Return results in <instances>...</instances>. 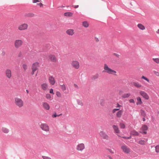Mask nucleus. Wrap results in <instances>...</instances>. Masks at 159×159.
<instances>
[{"label": "nucleus", "mask_w": 159, "mask_h": 159, "mask_svg": "<svg viewBox=\"0 0 159 159\" xmlns=\"http://www.w3.org/2000/svg\"><path fill=\"white\" fill-rule=\"evenodd\" d=\"M138 102L136 103L137 105H141L142 103L141 98L140 97H138L137 98Z\"/></svg>", "instance_id": "obj_25"}, {"label": "nucleus", "mask_w": 159, "mask_h": 159, "mask_svg": "<svg viewBox=\"0 0 159 159\" xmlns=\"http://www.w3.org/2000/svg\"><path fill=\"white\" fill-rule=\"evenodd\" d=\"M72 7H74L75 8H77L79 7V5H72Z\"/></svg>", "instance_id": "obj_53"}, {"label": "nucleus", "mask_w": 159, "mask_h": 159, "mask_svg": "<svg viewBox=\"0 0 159 159\" xmlns=\"http://www.w3.org/2000/svg\"><path fill=\"white\" fill-rule=\"evenodd\" d=\"M49 83L52 85H54L55 83V81L54 77L52 76H50L48 78Z\"/></svg>", "instance_id": "obj_13"}, {"label": "nucleus", "mask_w": 159, "mask_h": 159, "mask_svg": "<svg viewBox=\"0 0 159 159\" xmlns=\"http://www.w3.org/2000/svg\"><path fill=\"white\" fill-rule=\"evenodd\" d=\"M48 58L50 61L52 62H56L57 60L55 55L51 54L49 55Z\"/></svg>", "instance_id": "obj_12"}, {"label": "nucleus", "mask_w": 159, "mask_h": 159, "mask_svg": "<svg viewBox=\"0 0 159 159\" xmlns=\"http://www.w3.org/2000/svg\"><path fill=\"white\" fill-rule=\"evenodd\" d=\"M113 128L114 129L115 132L116 133H119L120 132V130L118 128V127L117 125H113Z\"/></svg>", "instance_id": "obj_18"}, {"label": "nucleus", "mask_w": 159, "mask_h": 159, "mask_svg": "<svg viewBox=\"0 0 159 159\" xmlns=\"http://www.w3.org/2000/svg\"><path fill=\"white\" fill-rule=\"evenodd\" d=\"M43 107L47 110H49L50 108L49 105L46 102L43 103Z\"/></svg>", "instance_id": "obj_16"}, {"label": "nucleus", "mask_w": 159, "mask_h": 159, "mask_svg": "<svg viewBox=\"0 0 159 159\" xmlns=\"http://www.w3.org/2000/svg\"><path fill=\"white\" fill-rule=\"evenodd\" d=\"M71 65L72 66L76 69H78L80 67L79 62L76 61H73L72 62Z\"/></svg>", "instance_id": "obj_8"}, {"label": "nucleus", "mask_w": 159, "mask_h": 159, "mask_svg": "<svg viewBox=\"0 0 159 159\" xmlns=\"http://www.w3.org/2000/svg\"><path fill=\"white\" fill-rule=\"evenodd\" d=\"M95 39L96 40V41L97 42H98V41L99 40H98V38L95 37Z\"/></svg>", "instance_id": "obj_61"}, {"label": "nucleus", "mask_w": 159, "mask_h": 159, "mask_svg": "<svg viewBox=\"0 0 159 159\" xmlns=\"http://www.w3.org/2000/svg\"><path fill=\"white\" fill-rule=\"evenodd\" d=\"M153 61L157 63H159V59L158 58H153Z\"/></svg>", "instance_id": "obj_40"}, {"label": "nucleus", "mask_w": 159, "mask_h": 159, "mask_svg": "<svg viewBox=\"0 0 159 159\" xmlns=\"http://www.w3.org/2000/svg\"><path fill=\"white\" fill-rule=\"evenodd\" d=\"M141 133L142 134H146L147 133V132L146 131H143V132H141Z\"/></svg>", "instance_id": "obj_58"}, {"label": "nucleus", "mask_w": 159, "mask_h": 159, "mask_svg": "<svg viewBox=\"0 0 159 159\" xmlns=\"http://www.w3.org/2000/svg\"><path fill=\"white\" fill-rule=\"evenodd\" d=\"M42 157L43 159H51L50 157L45 156H43Z\"/></svg>", "instance_id": "obj_44"}, {"label": "nucleus", "mask_w": 159, "mask_h": 159, "mask_svg": "<svg viewBox=\"0 0 159 159\" xmlns=\"http://www.w3.org/2000/svg\"><path fill=\"white\" fill-rule=\"evenodd\" d=\"M123 138L125 139H130V137H124Z\"/></svg>", "instance_id": "obj_57"}, {"label": "nucleus", "mask_w": 159, "mask_h": 159, "mask_svg": "<svg viewBox=\"0 0 159 159\" xmlns=\"http://www.w3.org/2000/svg\"><path fill=\"white\" fill-rule=\"evenodd\" d=\"M56 95L57 97H61V93L57 91L56 93Z\"/></svg>", "instance_id": "obj_41"}, {"label": "nucleus", "mask_w": 159, "mask_h": 159, "mask_svg": "<svg viewBox=\"0 0 159 159\" xmlns=\"http://www.w3.org/2000/svg\"><path fill=\"white\" fill-rule=\"evenodd\" d=\"M129 102L130 103H134V100L133 99H130L129 100Z\"/></svg>", "instance_id": "obj_47"}, {"label": "nucleus", "mask_w": 159, "mask_h": 159, "mask_svg": "<svg viewBox=\"0 0 159 159\" xmlns=\"http://www.w3.org/2000/svg\"><path fill=\"white\" fill-rule=\"evenodd\" d=\"M66 34L69 35H72L74 34V30L71 29H69L66 31Z\"/></svg>", "instance_id": "obj_15"}, {"label": "nucleus", "mask_w": 159, "mask_h": 159, "mask_svg": "<svg viewBox=\"0 0 159 159\" xmlns=\"http://www.w3.org/2000/svg\"><path fill=\"white\" fill-rule=\"evenodd\" d=\"M39 0H33V2L34 3H36L37 2H39Z\"/></svg>", "instance_id": "obj_49"}, {"label": "nucleus", "mask_w": 159, "mask_h": 159, "mask_svg": "<svg viewBox=\"0 0 159 159\" xmlns=\"http://www.w3.org/2000/svg\"><path fill=\"white\" fill-rule=\"evenodd\" d=\"M108 157L110 159H112V157L110 156L109 155H108Z\"/></svg>", "instance_id": "obj_60"}, {"label": "nucleus", "mask_w": 159, "mask_h": 159, "mask_svg": "<svg viewBox=\"0 0 159 159\" xmlns=\"http://www.w3.org/2000/svg\"><path fill=\"white\" fill-rule=\"evenodd\" d=\"M99 75L98 74H96L93 75L91 77V79L92 80H95L98 79L99 77Z\"/></svg>", "instance_id": "obj_21"}, {"label": "nucleus", "mask_w": 159, "mask_h": 159, "mask_svg": "<svg viewBox=\"0 0 159 159\" xmlns=\"http://www.w3.org/2000/svg\"><path fill=\"white\" fill-rule=\"evenodd\" d=\"M141 79H143L145 80H146V81H147L148 82H149V80L145 76H143L142 77H141Z\"/></svg>", "instance_id": "obj_39"}, {"label": "nucleus", "mask_w": 159, "mask_h": 159, "mask_svg": "<svg viewBox=\"0 0 159 159\" xmlns=\"http://www.w3.org/2000/svg\"><path fill=\"white\" fill-rule=\"evenodd\" d=\"M5 54V52H4V51H3L2 52V55H4Z\"/></svg>", "instance_id": "obj_59"}, {"label": "nucleus", "mask_w": 159, "mask_h": 159, "mask_svg": "<svg viewBox=\"0 0 159 159\" xmlns=\"http://www.w3.org/2000/svg\"><path fill=\"white\" fill-rule=\"evenodd\" d=\"M26 92L27 93H29V91L28 90H26Z\"/></svg>", "instance_id": "obj_64"}, {"label": "nucleus", "mask_w": 159, "mask_h": 159, "mask_svg": "<svg viewBox=\"0 0 159 159\" xmlns=\"http://www.w3.org/2000/svg\"><path fill=\"white\" fill-rule=\"evenodd\" d=\"M121 106V105H120L119 103H117V106H116V107H120Z\"/></svg>", "instance_id": "obj_54"}, {"label": "nucleus", "mask_w": 159, "mask_h": 159, "mask_svg": "<svg viewBox=\"0 0 159 159\" xmlns=\"http://www.w3.org/2000/svg\"><path fill=\"white\" fill-rule=\"evenodd\" d=\"M121 148L123 152L126 153L128 154L130 152V149L125 145L122 146Z\"/></svg>", "instance_id": "obj_9"}, {"label": "nucleus", "mask_w": 159, "mask_h": 159, "mask_svg": "<svg viewBox=\"0 0 159 159\" xmlns=\"http://www.w3.org/2000/svg\"><path fill=\"white\" fill-rule=\"evenodd\" d=\"M49 92L50 93H52V94H54L53 93V89H50V91H49Z\"/></svg>", "instance_id": "obj_48"}, {"label": "nucleus", "mask_w": 159, "mask_h": 159, "mask_svg": "<svg viewBox=\"0 0 159 159\" xmlns=\"http://www.w3.org/2000/svg\"><path fill=\"white\" fill-rule=\"evenodd\" d=\"M148 127L146 125H143L141 128V129L143 131L146 130L148 129Z\"/></svg>", "instance_id": "obj_29"}, {"label": "nucleus", "mask_w": 159, "mask_h": 159, "mask_svg": "<svg viewBox=\"0 0 159 159\" xmlns=\"http://www.w3.org/2000/svg\"><path fill=\"white\" fill-rule=\"evenodd\" d=\"M28 27L27 24L24 23L20 25L18 27V29L20 30H26Z\"/></svg>", "instance_id": "obj_6"}, {"label": "nucleus", "mask_w": 159, "mask_h": 159, "mask_svg": "<svg viewBox=\"0 0 159 159\" xmlns=\"http://www.w3.org/2000/svg\"><path fill=\"white\" fill-rule=\"evenodd\" d=\"M46 98L47 99H50L51 98V96L49 94H47L46 95Z\"/></svg>", "instance_id": "obj_46"}, {"label": "nucleus", "mask_w": 159, "mask_h": 159, "mask_svg": "<svg viewBox=\"0 0 159 159\" xmlns=\"http://www.w3.org/2000/svg\"><path fill=\"white\" fill-rule=\"evenodd\" d=\"M108 150L112 154L114 153V152L112 151V150L111 149H108Z\"/></svg>", "instance_id": "obj_50"}, {"label": "nucleus", "mask_w": 159, "mask_h": 159, "mask_svg": "<svg viewBox=\"0 0 159 159\" xmlns=\"http://www.w3.org/2000/svg\"><path fill=\"white\" fill-rule=\"evenodd\" d=\"M83 26L85 28H87L89 26V24L86 21H84L82 22Z\"/></svg>", "instance_id": "obj_27"}, {"label": "nucleus", "mask_w": 159, "mask_h": 159, "mask_svg": "<svg viewBox=\"0 0 159 159\" xmlns=\"http://www.w3.org/2000/svg\"><path fill=\"white\" fill-rule=\"evenodd\" d=\"M137 26L138 28L141 30H143L145 29V27L141 24H139Z\"/></svg>", "instance_id": "obj_26"}, {"label": "nucleus", "mask_w": 159, "mask_h": 159, "mask_svg": "<svg viewBox=\"0 0 159 159\" xmlns=\"http://www.w3.org/2000/svg\"><path fill=\"white\" fill-rule=\"evenodd\" d=\"M133 84L134 86L137 88H140L142 86V85L138 82H134L133 83Z\"/></svg>", "instance_id": "obj_19"}, {"label": "nucleus", "mask_w": 159, "mask_h": 159, "mask_svg": "<svg viewBox=\"0 0 159 159\" xmlns=\"http://www.w3.org/2000/svg\"><path fill=\"white\" fill-rule=\"evenodd\" d=\"M37 5H39L40 7H42L43 5V4L41 3H37Z\"/></svg>", "instance_id": "obj_55"}, {"label": "nucleus", "mask_w": 159, "mask_h": 159, "mask_svg": "<svg viewBox=\"0 0 159 159\" xmlns=\"http://www.w3.org/2000/svg\"><path fill=\"white\" fill-rule=\"evenodd\" d=\"M77 102L78 104L79 105H80L81 106L83 105V103L81 101L79 100V99H77Z\"/></svg>", "instance_id": "obj_34"}, {"label": "nucleus", "mask_w": 159, "mask_h": 159, "mask_svg": "<svg viewBox=\"0 0 159 159\" xmlns=\"http://www.w3.org/2000/svg\"><path fill=\"white\" fill-rule=\"evenodd\" d=\"M154 74L157 76H159V73L158 72L154 71Z\"/></svg>", "instance_id": "obj_45"}, {"label": "nucleus", "mask_w": 159, "mask_h": 159, "mask_svg": "<svg viewBox=\"0 0 159 159\" xmlns=\"http://www.w3.org/2000/svg\"><path fill=\"white\" fill-rule=\"evenodd\" d=\"M144 117H143V121H145V118H144Z\"/></svg>", "instance_id": "obj_63"}, {"label": "nucleus", "mask_w": 159, "mask_h": 159, "mask_svg": "<svg viewBox=\"0 0 159 159\" xmlns=\"http://www.w3.org/2000/svg\"><path fill=\"white\" fill-rule=\"evenodd\" d=\"M120 128L121 129H124L125 127V125L124 123H120Z\"/></svg>", "instance_id": "obj_36"}, {"label": "nucleus", "mask_w": 159, "mask_h": 159, "mask_svg": "<svg viewBox=\"0 0 159 159\" xmlns=\"http://www.w3.org/2000/svg\"><path fill=\"white\" fill-rule=\"evenodd\" d=\"M23 43V41L20 39H17L15 41L14 46L16 48L20 47Z\"/></svg>", "instance_id": "obj_3"}, {"label": "nucleus", "mask_w": 159, "mask_h": 159, "mask_svg": "<svg viewBox=\"0 0 159 159\" xmlns=\"http://www.w3.org/2000/svg\"><path fill=\"white\" fill-rule=\"evenodd\" d=\"M39 66V63L37 62H35L33 64L32 70L36 71L37 70Z\"/></svg>", "instance_id": "obj_14"}, {"label": "nucleus", "mask_w": 159, "mask_h": 159, "mask_svg": "<svg viewBox=\"0 0 159 159\" xmlns=\"http://www.w3.org/2000/svg\"><path fill=\"white\" fill-rule=\"evenodd\" d=\"M42 89L44 90H46L48 88V84L46 83H44L42 84L41 85Z\"/></svg>", "instance_id": "obj_20"}, {"label": "nucleus", "mask_w": 159, "mask_h": 159, "mask_svg": "<svg viewBox=\"0 0 159 159\" xmlns=\"http://www.w3.org/2000/svg\"><path fill=\"white\" fill-rule=\"evenodd\" d=\"M156 33H157V34H159V29L158 30H157V31L156 32Z\"/></svg>", "instance_id": "obj_62"}, {"label": "nucleus", "mask_w": 159, "mask_h": 159, "mask_svg": "<svg viewBox=\"0 0 159 159\" xmlns=\"http://www.w3.org/2000/svg\"><path fill=\"white\" fill-rule=\"evenodd\" d=\"M62 115V114H61V113L59 115H57L56 114V113L55 112L54 114H53L52 115V117L53 118H55V117H56L57 116H61Z\"/></svg>", "instance_id": "obj_32"}, {"label": "nucleus", "mask_w": 159, "mask_h": 159, "mask_svg": "<svg viewBox=\"0 0 159 159\" xmlns=\"http://www.w3.org/2000/svg\"><path fill=\"white\" fill-rule=\"evenodd\" d=\"M2 132L5 133H8L9 131V129L5 127H2L1 129Z\"/></svg>", "instance_id": "obj_22"}, {"label": "nucleus", "mask_w": 159, "mask_h": 159, "mask_svg": "<svg viewBox=\"0 0 159 159\" xmlns=\"http://www.w3.org/2000/svg\"><path fill=\"white\" fill-rule=\"evenodd\" d=\"M123 111L121 110H119L116 113V116L119 118H120L123 114Z\"/></svg>", "instance_id": "obj_17"}, {"label": "nucleus", "mask_w": 159, "mask_h": 159, "mask_svg": "<svg viewBox=\"0 0 159 159\" xmlns=\"http://www.w3.org/2000/svg\"><path fill=\"white\" fill-rule=\"evenodd\" d=\"M140 95L144 98L145 99L148 100L149 99V97L148 94L144 91H141L140 92Z\"/></svg>", "instance_id": "obj_11"}, {"label": "nucleus", "mask_w": 159, "mask_h": 159, "mask_svg": "<svg viewBox=\"0 0 159 159\" xmlns=\"http://www.w3.org/2000/svg\"><path fill=\"white\" fill-rule=\"evenodd\" d=\"M74 86L75 88H77V89H79V87L76 84H74Z\"/></svg>", "instance_id": "obj_51"}, {"label": "nucleus", "mask_w": 159, "mask_h": 159, "mask_svg": "<svg viewBox=\"0 0 159 159\" xmlns=\"http://www.w3.org/2000/svg\"><path fill=\"white\" fill-rule=\"evenodd\" d=\"M85 148V145L83 143H79L76 147V149L79 151H82Z\"/></svg>", "instance_id": "obj_5"}, {"label": "nucleus", "mask_w": 159, "mask_h": 159, "mask_svg": "<svg viewBox=\"0 0 159 159\" xmlns=\"http://www.w3.org/2000/svg\"><path fill=\"white\" fill-rule=\"evenodd\" d=\"M22 66L25 70L27 69V66L25 64H23Z\"/></svg>", "instance_id": "obj_43"}, {"label": "nucleus", "mask_w": 159, "mask_h": 159, "mask_svg": "<svg viewBox=\"0 0 159 159\" xmlns=\"http://www.w3.org/2000/svg\"><path fill=\"white\" fill-rule=\"evenodd\" d=\"M60 86L61 87V89L62 90L64 91L66 90V86L65 84H63V85H60Z\"/></svg>", "instance_id": "obj_33"}, {"label": "nucleus", "mask_w": 159, "mask_h": 159, "mask_svg": "<svg viewBox=\"0 0 159 159\" xmlns=\"http://www.w3.org/2000/svg\"><path fill=\"white\" fill-rule=\"evenodd\" d=\"M140 113L141 115L143 116V117H145V116L146 115V113L144 110H140Z\"/></svg>", "instance_id": "obj_31"}, {"label": "nucleus", "mask_w": 159, "mask_h": 159, "mask_svg": "<svg viewBox=\"0 0 159 159\" xmlns=\"http://www.w3.org/2000/svg\"><path fill=\"white\" fill-rule=\"evenodd\" d=\"M100 136L103 139H106L107 140H109V137L103 131H101L99 133Z\"/></svg>", "instance_id": "obj_7"}, {"label": "nucleus", "mask_w": 159, "mask_h": 159, "mask_svg": "<svg viewBox=\"0 0 159 159\" xmlns=\"http://www.w3.org/2000/svg\"><path fill=\"white\" fill-rule=\"evenodd\" d=\"M5 73L8 79H10L12 76L11 70L10 69H7L6 70Z\"/></svg>", "instance_id": "obj_10"}, {"label": "nucleus", "mask_w": 159, "mask_h": 159, "mask_svg": "<svg viewBox=\"0 0 159 159\" xmlns=\"http://www.w3.org/2000/svg\"><path fill=\"white\" fill-rule=\"evenodd\" d=\"M73 13L71 12H66L64 13V15L67 16H72Z\"/></svg>", "instance_id": "obj_28"}, {"label": "nucleus", "mask_w": 159, "mask_h": 159, "mask_svg": "<svg viewBox=\"0 0 159 159\" xmlns=\"http://www.w3.org/2000/svg\"><path fill=\"white\" fill-rule=\"evenodd\" d=\"M156 152L157 153L159 152V145L156 146L155 147Z\"/></svg>", "instance_id": "obj_37"}, {"label": "nucleus", "mask_w": 159, "mask_h": 159, "mask_svg": "<svg viewBox=\"0 0 159 159\" xmlns=\"http://www.w3.org/2000/svg\"><path fill=\"white\" fill-rule=\"evenodd\" d=\"M120 110L119 108H115L112 110V112L113 113H115L116 111H119Z\"/></svg>", "instance_id": "obj_42"}, {"label": "nucleus", "mask_w": 159, "mask_h": 159, "mask_svg": "<svg viewBox=\"0 0 159 159\" xmlns=\"http://www.w3.org/2000/svg\"><path fill=\"white\" fill-rule=\"evenodd\" d=\"M137 143L142 145H144L145 144V141L144 140H140Z\"/></svg>", "instance_id": "obj_30"}, {"label": "nucleus", "mask_w": 159, "mask_h": 159, "mask_svg": "<svg viewBox=\"0 0 159 159\" xmlns=\"http://www.w3.org/2000/svg\"><path fill=\"white\" fill-rule=\"evenodd\" d=\"M103 69V72L107 73L109 74H113L114 75H116V71L110 68L106 64H104Z\"/></svg>", "instance_id": "obj_1"}, {"label": "nucleus", "mask_w": 159, "mask_h": 159, "mask_svg": "<svg viewBox=\"0 0 159 159\" xmlns=\"http://www.w3.org/2000/svg\"><path fill=\"white\" fill-rule=\"evenodd\" d=\"M130 95H131V94L130 93H125V94H123L122 95L121 97L122 98H128Z\"/></svg>", "instance_id": "obj_23"}, {"label": "nucleus", "mask_w": 159, "mask_h": 159, "mask_svg": "<svg viewBox=\"0 0 159 159\" xmlns=\"http://www.w3.org/2000/svg\"><path fill=\"white\" fill-rule=\"evenodd\" d=\"M130 134L131 135H133L138 136L139 135V133L135 130L131 131Z\"/></svg>", "instance_id": "obj_24"}, {"label": "nucleus", "mask_w": 159, "mask_h": 159, "mask_svg": "<svg viewBox=\"0 0 159 159\" xmlns=\"http://www.w3.org/2000/svg\"><path fill=\"white\" fill-rule=\"evenodd\" d=\"M40 128L42 130L46 132L48 131L49 130L48 126L46 123L41 124L40 125Z\"/></svg>", "instance_id": "obj_4"}, {"label": "nucleus", "mask_w": 159, "mask_h": 159, "mask_svg": "<svg viewBox=\"0 0 159 159\" xmlns=\"http://www.w3.org/2000/svg\"><path fill=\"white\" fill-rule=\"evenodd\" d=\"M15 103L16 105L20 108L23 107L24 106V102L20 98H15Z\"/></svg>", "instance_id": "obj_2"}, {"label": "nucleus", "mask_w": 159, "mask_h": 159, "mask_svg": "<svg viewBox=\"0 0 159 159\" xmlns=\"http://www.w3.org/2000/svg\"><path fill=\"white\" fill-rule=\"evenodd\" d=\"M115 56H116L117 57H119V55L117 53H114L113 54Z\"/></svg>", "instance_id": "obj_52"}, {"label": "nucleus", "mask_w": 159, "mask_h": 159, "mask_svg": "<svg viewBox=\"0 0 159 159\" xmlns=\"http://www.w3.org/2000/svg\"><path fill=\"white\" fill-rule=\"evenodd\" d=\"M100 104L102 106H104L105 104L104 100L103 99H102L100 101Z\"/></svg>", "instance_id": "obj_35"}, {"label": "nucleus", "mask_w": 159, "mask_h": 159, "mask_svg": "<svg viewBox=\"0 0 159 159\" xmlns=\"http://www.w3.org/2000/svg\"><path fill=\"white\" fill-rule=\"evenodd\" d=\"M26 16L29 17H32L34 16V14L32 13H29L26 15Z\"/></svg>", "instance_id": "obj_38"}, {"label": "nucleus", "mask_w": 159, "mask_h": 159, "mask_svg": "<svg viewBox=\"0 0 159 159\" xmlns=\"http://www.w3.org/2000/svg\"><path fill=\"white\" fill-rule=\"evenodd\" d=\"M35 71H36L34 70H32V72H31L32 75H33L34 74V72Z\"/></svg>", "instance_id": "obj_56"}]
</instances>
